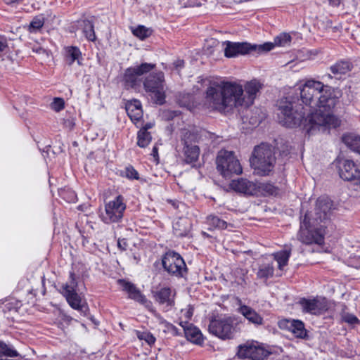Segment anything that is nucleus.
Returning <instances> with one entry per match:
<instances>
[{
	"instance_id": "15",
	"label": "nucleus",
	"mask_w": 360,
	"mask_h": 360,
	"mask_svg": "<svg viewBox=\"0 0 360 360\" xmlns=\"http://www.w3.org/2000/svg\"><path fill=\"white\" fill-rule=\"evenodd\" d=\"M339 175L345 181H355L356 184L360 185V170L353 161L345 160L340 162Z\"/></svg>"
},
{
	"instance_id": "25",
	"label": "nucleus",
	"mask_w": 360,
	"mask_h": 360,
	"mask_svg": "<svg viewBox=\"0 0 360 360\" xmlns=\"http://www.w3.org/2000/svg\"><path fill=\"white\" fill-rule=\"evenodd\" d=\"M190 231V224L186 219H180L173 224V232L176 237H185Z\"/></svg>"
},
{
	"instance_id": "40",
	"label": "nucleus",
	"mask_w": 360,
	"mask_h": 360,
	"mask_svg": "<svg viewBox=\"0 0 360 360\" xmlns=\"http://www.w3.org/2000/svg\"><path fill=\"white\" fill-rule=\"evenodd\" d=\"M341 317L343 321L350 325L358 324L360 323V321L355 315L345 311L342 312Z\"/></svg>"
},
{
	"instance_id": "27",
	"label": "nucleus",
	"mask_w": 360,
	"mask_h": 360,
	"mask_svg": "<svg viewBox=\"0 0 360 360\" xmlns=\"http://www.w3.org/2000/svg\"><path fill=\"white\" fill-rule=\"evenodd\" d=\"M291 255V250H283L273 254L274 259L278 263V267L282 270L283 268L288 264L289 258Z\"/></svg>"
},
{
	"instance_id": "43",
	"label": "nucleus",
	"mask_w": 360,
	"mask_h": 360,
	"mask_svg": "<svg viewBox=\"0 0 360 360\" xmlns=\"http://www.w3.org/2000/svg\"><path fill=\"white\" fill-rule=\"evenodd\" d=\"M65 107V102L63 98H55L52 103V108L56 111L58 112L63 109Z\"/></svg>"
},
{
	"instance_id": "26",
	"label": "nucleus",
	"mask_w": 360,
	"mask_h": 360,
	"mask_svg": "<svg viewBox=\"0 0 360 360\" xmlns=\"http://www.w3.org/2000/svg\"><path fill=\"white\" fill-rule=\"evenodd\" d=\"M81 56L82 53L77 46H68L66 48L65 60L69 65H72L76 60L77 64L81 65L82 63L79 60Z\"/></svg>"
},
{
	"instance_id": "49",
	"label": "nucleus",
	"mask_w": 360,
	"mask_h": 360,
	"mask_svg": "<svg viewBox=\"0 0 360 360\" xmlns=\"http://www.w3.org/2000/svg\"><path fill=\"white\" fill-rule=\"evenodd\" d=\"M117 245L119 248H120L122 250H124L126 249V243L123 241V244L122 243V241L120 240H118Z\"/></svg>"
},
{
	"instance_id": "35",
	"label": "nucleus",
	"mask_w": 360,
	"mask_h": 360,
	"mask_svg": "<svg viewBox=\"0 0 360 360\" xmlns=\"http://www.w3.org/2000/svg\"><path fill=\"white\" fill-rule=\"evenodd\" d=\"M151 135L146 129H140L137 134V144L141 148L146 147L151 141Z\"/></svg>"
},
{
	"instance_id": "4",
	"label": "nucleus",
	"mask_w": 360,
	"mask_h": 360,
	"mask_svg": "<svg viewBox=\"0 0 360 360\" xmlns=\"http://www.w3.org/2000/svg\"><path fill=\"white\" fill-rule=\"evenodd\" d=\"M240 323L232 317L212 319L208 326V330L212 335L222 340L232 339L240 331Z\"/></svg>"
},
{
	"instance_id": "48",
	"label": "nucleus",
	"mask_w": 360,
	"mask_h": 360,
	"mask_svg": "<svg viewBox=\"0 0 360 360\" xmlns=\"http://www.w3.org/2000/svg\"><path fill=\"white\" fill-rule=\"evenodd\" d=\"M65 124L66 127H68L69 128L72 129L74 127L75 123L72 120H67L65 122Z\"/></svg>"
},
{
	"instance_id": "50",
	"label": "nucleus",
	"mask_w": 360,
	"mask_h": 360,
	"mask_svg": "<svg viewBox=\"0 0 360 360\" xmlns=\"http://www.w3.org/2000/svg\"><path fill=\"white\" fill-rule=\"evenodd\" d=\"M153 126V124L152 123H147L143 128L141 129H146V131H148V129L152 128Z\"/></svg>"
},
{
	"instance_id": "8",
	"label": "nucleus",
	"mask_w": 360,
	"mask_h": 360,
	"mask_svg": "<svg viewBox=\"0 0 360 360\" xmlns=\"http://www.w3.org/2000/svg\"><path fill=\"white\" fill-rule=\"evenodd\" d=\"M155 67V63H142L140 65L127 68L122 78L124 87L134 89L139 86L141 82L140 77L150 72Z\"/></svg>"
},
{
	"instance_id": "13",
	"label": "nucleus",
	"mask_w": 360,
	"mask_h": 360,
	"mask_svg": "<svg viewBox=\"0 0 360 360\" xmlns=\"http://www.w3.org/2000/svg\"><path fill=\"white\" fill-rule=\"evenodd\" d=\"M269 352L260 346L258 342H246L238 347L237 355L240 359L262 360L268 356Z\"/></svg>"
},
{
	"instance_id": "30",
	"label": "nucleus",
	"mask_w": 360,
	"mask_h": 360,
	"mask_svg": "<svg viewBox=\"0 0 360 360\" xmlns=\"http://www.w3.org/2000/svg\"><path fill=\"white\" fill-rule=\"evenodd\" d=\"M154 315L157 318V319L158 320L159 323L161 324L164 327L163 331L165 333H170L171 335H172L174 336H178V335H180L179 329L175 326H174L173 324H172V323L167 322V321H165L160 316V314H158V313L155 311L154 312Z\"/></svg>"
},
{
	"instance_id": "3",
	"label": "nucleus",
	"mask_w": 360,
	"mask_h": 360,
	"mask_svg": "<svg viewBox=\"0 0 360 360\" xmlns=\"http://www.w3.org/2000/svg\"><path fill=\"white\" fill-rule=\"evenodd\" d=\"M250 162L257 174L269 175L276 164L274 148L267 143H261L255 146Z\"/></svg>"
},
{
	"instance_id": "36",
	"label": "nucleus",
	"mask_w": 360,
	"mask_h": 360,
	"mask_svg": "<svg viewBox=\"0 0 360 360\" xmlns=\"http://www.w3.org/2000/svg\"><path fill=\"white\" fill-rule=\"evenodd\" d=\"M44 22L45 18L42 15H37L30 22L28 30L30 32H37L43 27Z\"/></svg>"
},
{
	"instance_id": "29",
	"label": "nucleus",
	"mask_w": 360,
	"mask_h": 360,
	"mask_svg": "<svg viewBox=\"0 0 360 360\" xmlns=\"http://www.w3.org/2000/svg\"><path fill=\"white\" fill-rule=\"evenodd\" d=\"M342 139L344 143L354 151L356 152L360 147V137L355 134H345Z\"/></svg>"
},
{
	"instance_id": "2",
	"label": "nucleus",
	"mask_w": 360,
	"mask_h": 360,
	"mask_svg": "<svg viewBox=\"0 0 360 360\" xmlns=\"http://www.w3.org/2000/svg\"><path fill=\"white\" fill-rule=\"evenodd\" d=\"M262 86L255 79L247 82L244 86L236 81L211 80L205 91V105L220 112L229 111L233 107L248 108L254 103Z\"/></svg>"
},
{
	"instance_id": "45",
	"label": "nucleus",
	"mask_w": 360,
	"mask_h": 360,
	"mask_svg": "<svg viewBox=\"0 0 360 360\" xmlns=\"http://www.w3.org/2000/svg\"><path fill=\"white\" fill-rule=\"evenodd\" d=\"M8 46V41L6 37L0 34V53L3 52Z\"/></svg>"
},
{
	"instance_id": "39",
	"label": "nucleus",
	"mask_w": 360,
	"mask_h": 360,
	"mask_svg": "<svg viewBox=\"0 0 360 360\" xmlns=\"http://www.w3.org/2000/svg\"><path fill=\"white\" fill-rule=\"evenodd\" d=\"M291 41V37L286 33L281 34L274 39V43L278 46H285L289 45Z\"/></svg>"
},
{
	"instance_id": "9",
	"label": "nucleus",
	"mask_w": 360,
	"mask_h": 360,
	"mask_svg": "<svg viewBox=\"0 0 360 360\" xmlns=\"http://www.w3.org/2000/svg\"><path fill=\"white\" fill-rule=\"evenodd\" d=\"M127 205L124 198L119 195L105 205V213L101 215L102 221L105 224L119 222L124 216Z\"/></svg>"
},
{
	"instance_id": "6",
	"label": "nucleus",
	"mask_w": 360,
	"mask_h": 360,
	"mask_svg": "<svg viewBox=\"0 0 360 360\" xmlns=\"http://www.w3.org/2000/svg\"><path fill=\"white\" fill-rule=\"evenodd\" d=\"M217 169L224 178L242 173V167L232 151L221 150L216 158Z\"/></svg>"
},
{
	"instance_id": "51",
	"label": "nucleus",
	"mask_w": 360,
	"mask_h": 360,
	"mask_svg": "<svg viewBox=\"0 0 360 360\" xmlns=\"http://www.w3.org/2000/svg\"><path fill=\"white\" fill-rule=\"evenodd\" d=\"M153 153H158V149L155 147H154L153 149Z\"/></svg>"
},
{
	"instance_id": "34",
	"label": "nucleus",
	"mask_w": 360,
	"mask_h": 360,
	"mask_svg": "<svg viewBox=\"0 0 360 360\" xmlns=\"http://www.w3.org/2000/svg\"><path fill=\"white\" fill-rule=\"evenodd\" d=\"M171 289L162 288L155 292V298L160 304L170 303Z\"/></svg>"
},
{
	"instance_id": "21",
	"label": "nucleus",
	"mask_w": 360,
	"mask_h": 360,
	"mask_svg": "<svg viewBox=\"0 0 360 360\" xmlns=\"http://www.w3.org/2000/svg\"><path fill=\"white\" fill-rule=\"evenodd\" d=\"M126 111L131 120L137 124L143 117L141 103L138 100L129 101L126 104Z\"/></svg>"
},
{
	"instance_id": "18",
	"label": "nucleus",
	"mask_w": 360,
	"mask_h": 360,
	"mask_svg": "<svg viewBox=\"0 0 360 360\" xmlns=\"http://www.w3.org/2000/svg\"><path fill=\"white\" fill-rule=\"evenodd\" d=\"M333 202L328 197L322 196L317 199L315 207L316 220L323 221L330 217Z\"/></svg>"
},
{
	"instance_id": "11",
	"label": "nucleus",
	"mask_w": 360,
	"mask_h": 360,
	"mask_svg": "<svg viewBox=\"0 0 360 360\" xmlns=\"http://www.w3.org/2000/svg\"><path fill=\"white\" fill-rule=\"evenodd\" d=\"M164 269L170 275L183 277L186 273L187 267L182 257L177 252L169 251L162 259Z\"/></svg>"
},
{
	"instance_id": "31",
	"label": "nucleus",
	"mask_w": 360,
	"mask_h": 360,
	"mask_svg": "<svg viewBox=\"0 0 360 360\" xmlns=\"http://www.w3.org/2000/svg\"><path fill=\"white\" fill-rule=\"evenodd\" d=\"M83 33L86 38L90 41H94L96 39L94 26L92 20L85 19L82 20Z\"/></svg>"
},
{
	"instance_id": "12",
	"label": "nucleus",
	"mask_w": 360,
	"mask_h": 360,
	"mask_svg": "<svg viewBox=\"0 0 360 360\" xmlns=\"http://www.w3.org/2000/svg\"><path fill=\"white\" fill-rule=\"evenodd\" d=\"M198 136L195 134L189 131L184 132L181 141L184 144L183 153L184 160L187 164L195 162L199 158L200 148L195 145Z\"/></svg>"
},
{
	"instance_id": "33",
	"label": "nucleus",
	"mask_w": 360,
	"mask_h": 360,
	"mask_svg": "<svg viewBox=\"0 0 360 360\" xmlns=\"http://www.w3.org/2000/svg\"><path fill=\"white\" fill-rule=\"evenodd\" d=\"M274 268L272 264H262L259 266L257 276L261 279H268L273 276Z\"/></svg>"
},
{
	"instance_id": "20",
	"label": "nucleus",
	"mask_w": 360,
	"mask_h": 360,
	"mask_svg": "<svg viewBox=\"0 0 360 360\" xmlns=\"http://www.w3.org/2000/svg\"><path fill=\"white\" fill-rule=\"evenodd\" d=\"M117 283L122 290L128 294L129 298L141 304L146 302L147 300L146 297L134 283L124 279H119Z\"/></svg>"
},
{
	"instance_id": "22",
	"label": "nucleus",
	"mask_w": 360,
	"mask_h": 360,
	"mask_svg": "<svg viewBox=\"0 0 360 360\" xmlns=\"http://www.w3.org/2000/svg\"><path fill=\"white\" fill-rule=\"evenodd\" d=\"M186 338L195 344L200 345L203 342L202 334L198 328L192 323H186L182 325Z\"/></svg>"
},
{
	"instance_id": "41",
	"label": "nucleus",
	"mask_w": 360,
	"mask_h": 360,
	"mask_svg": "<svg viewBox=\"0 0 360 360\" xmlns=\"http://www.w3.org/2000/svg\"><path fill=\"white\" fill-rule=\"evenodd\" d=\"M122 175L129 179H139V174L137 171L131 165L125 167L122 172Z\"/></svg>"
},
{
	"instance_id": "42",
	"label": "nucleus",
	"mask_w": 360,
	"mask_h": 360,
	"mask_svg": "<svg viewBox=\"0 0 360 360\" xmlns=\"http://www.w3.org/2000/svg\"><path fill=\"white\" fill-rule=\"evenodd\" d=\"M138 338L141 340H145L149 345H153L156 340L150 332H139Z\"/></svg>"
},
{
	"instance_id": "47",
	"label": "nucleus",
	"mask_w": 360,
	"mask_h": 360,
	"mask_svg": "<svg viewBox=\"0 0 360 360\" xmlns=\"http://www.w3.org/2000/svg\"><path fill=\"white\" fill-rule=\"evenodd\" d=\"M352 262L355 268L360 269V256L354 257Z\"/></svg>"
},
{
	"instance_id": "7",
	"label": "nucleus",
	"mask_w": 360,
	"mask_h": 360,
	"mask_svg": "<svg viewBox=\"0 0 360 360\" xmlns=\"http://www.w3.org/2000/svg\"><path fill=\"white\" fill-rule=\"evenodd\" d=\"M164 82L165 76L161 71L150 74L143 81L146 91L150 94L151 99L156 104L162 105L165 102Z\"/></svg>"
},
{
	"instance_id": "46",
	"label": "nucleus",
	"mask_w": 360,
	"mask_h": 360,
	"mask_svg": "<svg viewBox=\"0 0 360 360\" xmlns=\"http://www.w3.org/2000/svg\"><path fill=\"white\" fill-rule=\"evenodd\" d=\"M176 69L179 70L184 67V61L183 60H177L174 63Z\"/></svg>"
},
{
	"instance_id": "10",
	"label": "nucleus",
	"mask_w": 360,
	"mask_h": 360,
	"mask_svg": "<svg viewBox=\"0 0 360 360\" xmlns=\"http://www.w3.org/2000/svg\"><path fill=\"white\" fill-rule=\"evenodd\" d=\"M77 285V283L75 278V274L70 272V281L63 286V294L72 309L79 311L82 314L85 316L89 309L85 303H82L81 297L76 292Z\"/></svg>"
},
{
	"instance_id": "28",
	"label": "nucleus",
	"mask_w": 360,
	"mask_h": 360,
	"mask_svg": "<svg viewBox=\"0 0 360 360\" xmlns=\"http://www.w3.org/2000/svg\"><path fill=\"white\" fill-rule=\"evenodd\" d=\"M20 354L15 349L14 346L10 343H6L0 340V359L2 356L17 357Z\"/></svg>"
},
{
	"instance_id": "19",
	"label": "nucleus",
	"mask_w": 360,
	"mask_h": 360,
	"mask_svg": "<svg viewBox=\"0 0 360 360\" xmlns=\"http://www.w3.org/2000/svg\"><path fill=\"white\" fill-rule=\"evenodd\" d=\"M298 304L304 313L314 315L321 314L326 308V304L318 298L307 299L303 297L300 300Z\"/></svg>"
},
{
	"instance_id": "37",
	"label": "nucleus",
	"mask_w": 360,
	"mask_h": 360,
	"mask_svg": "<svg viewBox=\"0 0 360 360\" xmlns=\"http://www.w3.org/2000/svg\"><path fill=\"white\" fill-rule=\"evenodd\" d=\"M131 32L134 36L141 40L148 38L152 34V30L143 25H139L137 27L133 28Z\"/></svg>"
},
{
	"instance_id": "44",
	"label": "nucleus",
	"mask_w": 360,
	"mask_h": 360,
	"mask_svg": "<svg viewBox=\"0 0 360 360\" xmlns=\"http://www.w3.org/2000/svg\"><path fill=\"white\" fill-rule=\"evenodd\" d=\"M275 43H271V42H267V43H264V44L262 45H259V46H257V49L256 50H258L259 51H269L271 50H272L274 49V47L275 46Z\"/></svg>"
},
{
	"instance_id": "1",
	"label": "nucleus",
	"mask_w": 360,
	"mask_h": 360,
	"mask_svg": "<svg viewBox=\"0 0 360 360\" xmlns=\"http://www.w3.org/2000/svg\"><path fill=\"white\" fill-rule=\"evenodd\" d=\"M302 102L311 109L307 116L301 105L292 96L284 97L278 102L279 122L286 127H302L308 134H312L321 127L336 128L340 120L333 112L339 102L333 89L314 79H308L299 86Z\"/></svg>"
},
{
	"instance_id": "14",
	"label": "nucleus",
	"mask_w": 360,
	"mask_h": 360,
	"mask_svg": "<svg viewBox=\"0 0 360 360\" xmlns=\"http://www.w3.org/2000/svg\"><path fill=\"white\" fill-rule=\"evenodd\" d=\"M224 56L227 58H233L239 55H245L252 51H256L257 45H252L248 42H225Z\"/></svg>"
},
{
	"instance_id": "5",
	"label": "nucleus",
	"mask_w": 360,
	"mask_h": 360,
	"mask_svg": "<svg viewBox=\"0 0 360 360\" xmlns=\"http://www.w3.org/2000/svg\"><path fill=\"white\" fill-rule=\"evenodd\" d=\"M325 229L322 226L315 227L311 224L309 214L306 213L301 219L297 238L306 245H321L324 241Z\"/></svg>"
},
{
	"instance_id": "38",
	"label": "nucleus",
	"mask_w": 360,
	"mask_h": 360,
	"mask_svg": "<svg viewBox=\"0 0 360 360\" xmlns=\"http://www.w3.org/2000/svg\"><path fill=\"white\" fill-rule=\"evenodd\" d=\"M258 193H265L268 195H276L278 193V188L270 183H259Z\"/></svg>"
},
{
	"instance_id": "17",
	"label": "nucleus",
	"mask_w": 360,
	"mask_h": 360,
	"mask_svg": "<svg viewBox=\"0 0 360 360\" xmlns=\"http://www.w3.org/2000/svg\"><path fill=\"white\" fill-rule=\"evenodd\" d=\"M230 186L233 190L238 193L248 195H255L258 194V182H254L246 179L240 178L237 180H233Z\"/></svg>"
},
{
	"instance_id": "32",
	"label": "nucleus",
	"mask_w": 360,
	"mask_h": 360,
	"mask_svg": "<svg viewBox=\"0 0 360 360\" xmlns=\"http://www.w3.org/2000/svg\"><path fill=\"white\" fill-rule=\"evenodd\" d=\"M207 223L211 229H226L228 226L226 221L214 215L207 216Z\"/></svg>"
},
{
	"instance_id": "16",
	"label": "nucleus",
	"mask_w": 360,
	"mask_h": 360,
	"mask_svg": "<svg viewBox=\"0 0 360 360\" xmlns=\"http://www.w3.org/2000/svg\"><path fill=\"white\" fill-rule=\"evenodd\" d=\"M281 329L290 331L295 337L304 339L307 336V331L302 321L295 319H282L278 321Z\"/></svg>"
},
{
	"instance_id": "24",
	"label": "nucleus",
	"mask_w": 360,
	"mask_h": 360,
	"mask_svg": "<svg viewBox=\"0 0 360 360\" xmlns=\"http://www.w3.org/2000/svg\"><path fill=\"white\" fill-rule=\"evenodd\" d=\"M352 68V64L347 60H340L331 65L330 70L331 72L336 76H341L350 72Z\"/></svg>"
},
{
	"instance_id": "23",
	"label": "nucleus",
	"mask_w": 360,
	"mask_h": 360,
	"mask_svg": "<svg viewBox=\"0 0 360 360\" xmlns=\"http://www.w3.org/2000/svg\"><path fill=\"white\" fill-rule=\"evenodd\" d=\"M240 313L248 321L255 326L263 324V318L255 309L245 304H241L238 308Z\"/></svg>"
}]
</instances>
